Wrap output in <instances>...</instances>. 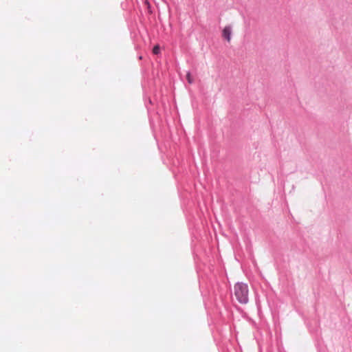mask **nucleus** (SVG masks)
Listing matches in <instances>:
<instances>
[{"label":"nucleus","instance_id":"f257e3e1","mask_svg":"<svg viewBox=\"0 0 352 352\" xmlns=\"http://www.w3.org/2000/svg\"><path fill=\"white\" fill-rule=\"evenodd\" d=\"M234 296L237 300L241 304H246L248 302V287L243 283H237L234 287Z\"/></svg>","mask_w":352,"mask_h":352},{"label":"nucleus","instance_id":"f03ea898","mask_svg":"<svg viewBox=\"0 0 352 352\" xmlns=\"http://www.w3.org/2000/svg\"><path fill=\"white\" fill-rule=\"evenodd\" d=\"M232 28L230 25L226 26L222 31V36L228 42L231 40Z\"/></svg>","mask_w":352,"mask_h":352},{"label":"nucleus","instance_id":"7ed1b4c3","mask_svg":"<svg viewBox=\"0 0 352 352\" xmlns=\"http://www.w3.org/2000/svg\"><path fill=\"white\" fill-rule=\"evenodd\" d=\"M186 80L189 84H192L194 82V79L191 76V74L190 72H187L186 74Z\"/></svg>","mask_w":352,"mask_h":352},{"label":"nucleus","instance_id":"20e7f679","mask_svg":"<svg viewBox=\"0 0 352 352\" xmlns=\"http://www.w3.org/2000/svg\"><path fill=\"white\" fill-rule=\"evenodd\" d=\"M160 52V46L159 45H155L154 46L153 49V53L154 54H158Z\"/></svg>","mask_w":352,"mask_h":352}]
</instances>
